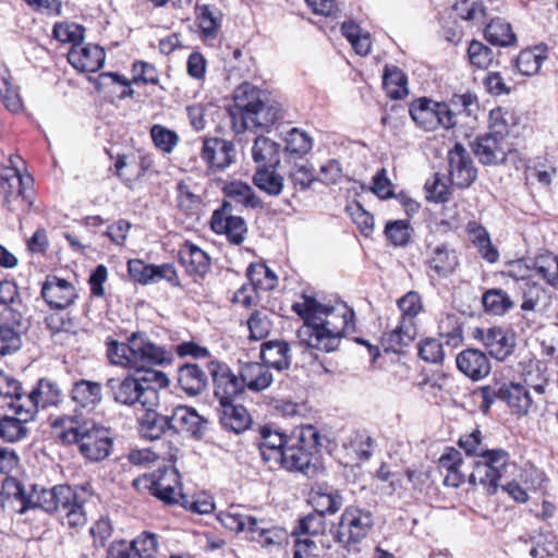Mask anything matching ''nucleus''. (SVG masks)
<instances>
[{
  "label": "nucleus",
  "instance_id": "obj_1",
  "mask_svg": "<svg viewBox=\"0 0 558 558\" xmlns=\"http://www.w3.org/2000/svg\"><path fill=\"white\" fill-rule=\"evenodd\" d=\"M292 310L304 320L298 330L300 342L322 352L337 351L347 332L354 327V312L342 301L329 305L303 296V301L293 304Z\"/></svg>",
  "mask_w": 558,
  "mask_h": 558
},
{
  "label": "nucleus",
  "instance_id": "obj_2",
  "mask_svg": "<svg viewBox=\"0 0 558 558\" xmlns=\"http://www.w3.org/2000/svg\"><path fill=\"white\" fill-rule=\"evenodd\" d=\"M107 356L111 364L135 368L138 374L151 369L150 366L169 365L173 360L170 350L157 345L144 333H132L128 343L108 342Z\"/></svg>",
  "mask_w": 558,
  "mask_h": 558
},
{
  "label": "nucleus",
  "instance_id": "obj_3",
  "mask_svg": "<svg viewBox=\"0 0 558 558\" xmlns=\"http://www.w3.org/2000/svg\"><path fill=\"white\" fill-rule=\"evenodd\" d=\"M111 396L117 403L129 407H158L161 388L169 385L167 375L157 369H145L136 377L107 381Z\"/></svg>",
  "mask_w": 558,
  "mask_h": 558
},
{
  "label": "nucleus",
  "instance_id": "obj_4",
  "mask_svg": "<svg viewBox=\"0 0 558 558\" xmlns=\"http://www.w3.org/2000/svg\"><path fill=\"white\" fill-rule=\"evenodd\" d=\"M319 430L313 425L295 427L289 435L288 445L277 468L314 476L318 470L317 453L322 446Z\"/></svg>",
  "mask_w": 558,
  "mask_h": 558
},
{
  "label": "nucleus",
  "instance_id": "obj_5",
  "mask_svg": "<svg viewBox=\"0 0 558 558\" xmlns=\"http://www.w3.org/2000/svg\"><path fill=\"white\" fill-rule=\"evenodd\" d=\"M52 427L58 438L64 444H80L81 451L90 460L105 458V429L95 423H80L77 415H63L58 417Z\"/></svg>",
  "mask_w": 558,
  "mask_h": 558
},
{
  "label": "nucleus",
  "instance_id": "obj_6",
  "mask_svg": "<svg viewBox=\"0 0 558 558\" xmlns=\"http://www.w3.org/2000/svg\"><path fill=\"white\" fill-rule=\"evenodd\" d=\"M492 132L478 135L472 149L483 165H498L506 159L504 137L508 133L500 108L490 111Z\"/></svg>",
  "mask_w": 558,
  "mask_h": 558
},
{
  "label": "nucleus",
  "instance_id": "obj_7",
  "mask_svg": "<svg viewBox=\"0 0 558 558\" xmlns=\"http://www.w3.org/2000/svg\"><path fill=\"white\" fill-rule=\"evenodd\" d=\"M374 525L371 511L350 506L342 512L338 524L333 525V538L345 547L355 545L364 539Z\"/></svg>",
  "mask_w": 558,
  "mask_h": 558
},
{
  "label": "nucleus",
  "instance_id": "obj_8",
  "mask_svg": "<svg viewBox=\"0 0 558 558\" xmlns=\"http://www.w3.org/2000/svg\"><path fill=\"white\" fill-rule=\"evenodd\" d=\"M73 498L74 490L69 485H57L50 489L32 486L31 490L22 485L17 511L24 513L33 508H39L46 512L59 511L61 506L73 501Z\"/></svg>",
  "mask_w": 558,
  "mask_h": 558
},
{
  "label": "nucleus",
  "instance_id": "obj_9",
  "mask_svg": "<svg viewBox=\"0 0 558 558\" xmlns=\"http://www.w3.org/2000/svg\"><path fill=\"white\" fill-rule=\"evenodd\" d=\"M410 116L425 131H434L439 125L451 129L457 124L456 111L447 102H434L427 98L414 100Z\"/></svg>",
  "mask_w": 558,
  "mask_h": 558
},
{
  "label": "nucleus",
  "instance_id": "obj_10",
  "mask_svg": "<svg viewBox=\"0 0 558 558\" xmlns=\"http://www.w3.org/2000/svg\"><path fill=\"white\" fill-rule=\"evenodd\" d=\"M69 62L78 71L88 73V82L97 92L104 86L105 73L99 72L105 63V51L99 46H74L68 52Z\"/></svg>",
  "mask_w": 558,
  "mask_h": 558
},
{
  "label": "nucleus",
  "instance_id": "obj_11",
  "mask_svg": "<svg viewBox=\"0 0 558 558\" xmlns=\"http://www.w3.org/2000/svg\"><path fill=\"white\" fill-rule=\"evenodd\" d=\"M28 327V319L17 308L5 307L0 315V355L17 352L22 348V337Z\"/></svg>",
  "mask_w": 558,
  "mask_h": 558
},
{
  "label": "nucleus",
  "instance_id": "obj_12",
  "mask_svg": "<svg viewBox=\"0 0 558 558\" xmlns=\"http://www.w3.org/2000/svg\"><path fill=\"white\" fill-rule=\"evenodd\" d=\"M201 158L211 173L222 172L235 161V145L220 137H204Z\"/></svg>",
  "mask_w": 558,
  "mask_h": 558
},
{
  "label": "nucleus",
  "instance_id": "obj_13",
  "mask_svg": "<svg viewBox=\"0 0 558 558\" xmlns=\"http://www.w3.org/2000/svg\"><path fill=\"white\" fill-rule=\"evenodd\" d=\"M206 368L213 378L215 397L219 404L233 402V399L243 392V378L233 374L226 364L210 361L206 363Z\"/></svg>",
  "mask_w": 558,
  "mask_h": 558
},
{
  "label": "nucleus",
  "instance_id": "obj_14",
  "mask_svg": "<svg viewBox=\"0 0 558 558\" xmlns=\"http://www.w3.org/2000/svg\"><path fill=\"white\" fill-rule=\"evenodd\" d=\"M505 274L515 281H525L523 289V302L521 310L524 312L534 311L538 301L545 294L543 287L533 281V267L524 259H517L508 264Z\"/></svg>",
  "mask_w": 558,
  "mask_h": 558
},
{
  "label": "nucleus",
  "instance_id": "obj_15",
  "mask_svg": "<svg viewBox=\"0 0 558 558\" xmlns=\"http://www.w3.org/2000/svg\"><path fill=\"white\" fill-rule=\"evenodd\" d=\"M210 226L216 233H225L229 242L234 245L242 244L247 233L245 220L232 215L231 204L227 201L213 213Z\"/></svg>",
  "mask_w": 558,
  "mask_h": 558
},
{
  "label": "nucleus",
  "instance_id": "obj_16",
  "mask_svg": "<svg viewBox=\"0 0 558 558\" xmlns=\"http://www.w3.org/2000/svg\"><path fill=\"white\" fill-rule=\"evenodd\" d=\"M61 391L59 387L50 380L40 379L37 386L26 397L20 399L19 409L25 417H35L39 408L54 405L60 401Z\"/></svg>",
  "mask_w": 558,
  "mask_h": 558
},
{
  "label": "nucleus",
  "instance_id": "obj_17",
  "mask_svg": "<svg viewBox=\"0 0 558 558\" xmlns=\"http://www.w3.org/2000/svg\"><path fill=\"white\" fill-rule=\"evenodd\" d=\"M130 277L141 284H153L166 280L173 286H179L178 274L173 265H150L141 259H131L128 263Z\"/></svg>",
  "mask_w": 558,
  "mask_h": 558
},
{
  "label": "nucleus",
  "instance_id": "obj_18",
  "mask_svg": "<svg viewBox=\"0 0 558 558\" xmlns=\"http://www.w3.org/2000/svg\"><path fill=\"white\" fill-rule=\"evenodd\" d=\"M449 177L453 185L469 187L477 177L473 160L462 144L457 143L448 153Z\"/></svg>",
  "mask_w": 558,
  "mask_h": 558
},
{
  "label": "nucleus",
  "instance_id": "obj_19",
  "mask_svg": "<svg viewBox=\"0 0 558 558\" xmlns=\"http://www.w3.org/2000/svg\"><path fill=\"white\" fill-rule=\"evenodd\" d=\"M475 339L481 341L488 353L498 361L509 357L515 348L514 333L500 327L476 329Z\"/></svg>",
  "mask_w": 558,
  "mask_h": 558
},
{
  "label": "nucleus",
  "instance_id": "obj_20",
  "mask_svg": "<svg viewBox=\"0 0 558 558\" xmlns=\"http://www.w3.org/2000/svg\"><path fill=\"white\" fill-rule=\"evenodd\" d=\"M439 468L446 471L444 484L453 488L460 487L469 481V474L472 472V463L468 464L461 452L454 448H447L439 458Z\"/></svg>",
  "mask_w": 558,
  "mask_h": 558
},
{
  "label": "nucleus",
  "instance_id": "obj_21",
  "mask_svg": "<svg viewBox=\"0 0 558 558\" xmlns=\"http://www.w3.org/2000/svg\"><path fill=\"white\" fill-rule=\"evenodd\" d=\"M41 295L51 308L62 310L76 299L75 288L57 276H48L41 288Z\"/></svg>",
  "mask_w": 558,
  "mask_h": 558
},
{
  "label": "nucleus",
  "instance_id": "obj_22",
  "mask_svg": "<svg viewBox=\"0 0 558 558\" xmlns=\"http://www.w3.org/2000/svg\"><path fill=\"white\" fill-rule=\"evenodd\" d=\"M207 420L194 409L179 405L169 415V429L175 433H186L194 438H201L206 429Z\"/></svg>",
  "mask_w": 558,
  "mask_h": 558
},
{
  "label": "nucleus",
  "instance_id": "obj_23",
  "mask_svg": "<svg viewBox=\"0 0 558 558\" xmlns=\"http://www.w3.org/2000/svg\"><path fill=\"white\" fill-rule=\"evenodd\" d=\"M458 369L473 381L485 378L490 373V361L477 349H466L456 357Z\"/></svg>",
  "mask_w": 558,
  "mask_h": 558
},
{
  "label": "nucleus",
  "instance_id": "obj_24",
  "mask_svg": "<svg viewBox=\"0 0 558 558\" xmlns=\"http://www.w3.org/2000/svg\"><path fill=\"white\" fill-rule=\"evenodd\" d=\"M260 437L262 441L258 445L260 457L270 469H275L282 458L289 436L265 426L260 430Z\"/></svg>",
  "mask_w": 558,
  "mask_h": 558
},
{
  "label": "nucleus",
  "instance_id": "obj_25",
  "mask_svg": "<svg viewBox=\"0 0 558 558\" xmlns=\"http://www.w3.org/2000/svg\"><path fill=\"white\" fill-rule=\"evenodd\" d=\"M207 362L186 363L179 368L178 383L187 395H199L206 388L208 374L204 367Z\"/></svg>",
  "mask_w": 558,
  "mask_h": 558
},
{
  "label": "nucleus",
  "instance_id": "obj_26",
  "mask_svg": "<svg viewBox=\"0 0 558 558\" xmlns=\"http://www.w3.org/2000/svg\"><path fill=\"white\" fill-rule=\"evenodd\" d=\"M260 359L276 371H286L292 362L290 344L284 340L266 341L260 347Z\"/></svg>",
  "mask_w": 558,
  "mask_h": 558
},
{
  "label": "nucleus",
  "instance_id": "obj_27",
  "mask_svg": "<svg viewBox=\"0 0 558 558\" xmlns=\"http://www.w3.org/2000/svg\"><path fill=\"white\" fill-rule=\"evenodd\" d=\"M488 457L486 450L472 462V472L469 474V483L476 486L480 485L488 494H495L499 487V480L489 461H485Z\"/></svg>",
  "mask_w": 558,
  "mask_h": 558
},
{
  "label": "nucleus",
  "instance_id": "obj_28",
  "mask_svg": "<svg viewBox=\"0 0 558 558\" xmlns=\"http://www.w3.org/2000/svg\"><path fill=\"white\" fill-rule=\"evenodd\" d=\"M179 262L190 275L204 276L210 268V258L207 253L191 242L181 245Z\"/></svg>",
  "mask_w": 558,
  "mask_h": 558
},
{
  "label": "nucleus",
  "instance_id": "obj_29",
  "mask_svg": "<svg viewBox=\"0 0 558 558\" xmlns=\"http://www.w3.org/2000/svg\"><path fill=\"white\" fill-rule=\"evenodd\" d=\"M502 401L508 405L510 411L518 416L526 415L534 403L527 387L515 381L505 383Z\"/></svg>",
  "mask_w": 558,
  "mask_h": 558
},
{
  "label": "nucleus",
  "instance_id": "obj_30",
  "mask_svg": "<svg viewBox=\"0 0 558 558\" xmlns=\"http://www.w3.org/2000/svg\"><path fill=\"white\" fill-rule=\"evenodd\" d=\"M156 408H141L144 412L137 417L138 433L142 438L147 440L159 439L166 429H169V416L159 415Z\"/></svg>",
  "mask_w": 558,
  "mask_h": 558
},
{
  "label": "nucleus",
  "instance_id": "obj_31",
  "mask_svg": "<svg viewBox=\"0 0 558 558\" xmlns=\"http://www.w3.org/2000/svg\"><path fill=\"white\" fill-rule=\"evenodd\" d=\"M269 368L264 362L243 364L240 368V376L243 378L244 388L247 387L252 391H262L268 388L274 381Z\"/></svg>",
  "mask_w": 558,
  "mask_h": 558
},
{
  "label": "nucleus",
  "instance_id": "obj_32",
  "mask_svg": "<svg viewBox=\"0 0 558 558\" xmlns=\"http://www.w3.org/2000/svg\"><path fill=\"white\" fill-rule=\"evenodd\" d=\"M71 399L77 407L90 411L101 402V384L86 379L77 380L72 386Z\"/></svg>",
  "mask_w": 558,
  "mask_h": 558
},
{
  "label": "nucleus",
  "instance_id": "obj_33",
  "mask_svg": "<svg viewBox=\"0 0 558 558\" xmlns=\"http://www.w3.org/2000/svg\"><path fill=\"white\" fill-rule=\"evenodd\" d=\"M11 409L14 410L16 416L0 415V438L8 442H15L26 437L27 428L25 424L34 417H25L19 409V403Z\"/></svg>",
  "mask_w": 558,
  "mask_h": 558
},
{
  "label": "nucleus",
  "instance_id": "obj_34",
  "mask_svg": "<svg viewBox=\"0 0 558 558\" xmlns=\"http://www.w3.org/2000/svg\"><path fill=\"white\" fill-rule=\"evenodd\" d=\"M0 99L12 113L23 111L24 105L19 86L14 85L11 72L4 63H0Z\"/></svg>",
  "mask_w": 558,
  "mask_h": 558
},
{
  "label": "nucleus",
  "instance_id": "obj_35",
  "mask_svg": "<svg viewBox=\"0 0 558 558\" xmlns=\"http://www.w3.org/2000/svg\"><path fill=\"white\" fill-rule=\"evenodd\" d=\"M251 422L244 407L234 405L233 402L220 404V423L226 429L240 434L250 427Z\"/></svg>",
  "mask_w": 558,
  "mask_h": 558
},
{
  "label": "nucleus",
  "instance_id": "obj_36",
  "mask_svg": "<svg viewBox=\"0 0 558 558\" xmlns=\"http://www.w3.org/2000/svg\"><path fill=\"white\" fill-rule=\"evenodd\" d=\"M428 264L438 276L447 277L456 270L458 256L454 250L441 243L433 248Z\"/></svg>",
  "mask_w": 558,
  "mask_h": 558
},
{
  "label": "nucleus",
  "instance_id": "obj_37",
  "mask_svg": "<svg viewBox=\"0 0 558 558\" xmlns=\"http://www.w3.org/2000/svg\"><path fill=\"white\" fill-rule=\"evenodd\" d=\"M405 323L400 319L398 325L381 337V345L386 352H400L404 347H409L417 335L416 323H413L412 332H408L404 327Z\"/></svg>",
  "mask_w": 558,
  "mask_h": 558
},
{
  "label": "nucleus",
  "instance_id": "obj_38",
  "mask_svg": "<svg viewBox=\"0 0 558 558\" xmlns=\"http://www.w3.org/2000/svg\"><path fill=\"white\" fill-rule=\"evenodd\" d=\"M485 39L498 47H509L517 43L511 25L504 19H493L485 27Z\"/></svg>",
  "mask_w": 558,
  "mask_h": 558
},
{
  "label": "nucleus",
  "instance_id": "obj_39",
  "mask_svg": "<svg viewBox=\"0 0 558 558\" xmlns=\"http://www.w3.org/2000/svg\"><path fill=\"white\" fill-rule=\"evenodd\" d=\"M252 158L258 167H277L279 145L266 136H257L252 147Z\"/></svg>",
  "mask_w": 558,
  "mask_h": 558
},
{
  "label": "nucleus",
  "instance_id": "obj_40",
  "mask_svg": "<svg viewBox=\"0 0 558 558\" xmlns=\"http://www.w3.org/2000/svg\"><path fill=\"white\" fill-rule=\"evenodd\" d=\"M533 278H542L548 286L558 288V256L550 252L539 254L532 260Z\"/></svg>",
  "mask_w": 558,
  "mask_h": 558
},
{
  "label": "nucleus",
  "instance_id": "obj_41",
  "mask_svg": "<svg viewBox=\"0 0 558 558\" xmlns=\"http://www.w3.org/2000/svg\"><path fill=\"white\" fill-rule=\"evenodd\" d=\"M146 166L138 163L134 156L119 155L113 165L114 174L126 185H131L145 174Z\"/></svg>",
  "mask_w": 558,
  "mask_h": 558
},
{
  "label": "nucleus",
  "instance_id": "obj_42",
  "mask_svg": "<svg viewBox=\"0 0 558 558\" xmlns=\"http://www.w3.org/2000/svg\"><path fill=\"white\" fill-rule=\"evenodd\" d=\"M275 167H258L253 183L264 193L278 196L283 190L284 179L274 170Z\"/></svg>",
  "mask_w": 558,
  "mask_h": 558
},
{
  "label": "nucleus",
  "instance_id": "obj_43",
  "mask_svg": "<svg viewBox=\"0 0 558 558\" xmlns=\"http://www.w3.org/2000/svg\"><path fill=\"white\" fill-rule=\"evenodd\" d=\"M175 193L177 208L187 217L196 216L202 206V197L193 191L192 186L185 181H180Z\"/></svg>",
  "mask_w": 558,
  "mask_h": 558
},
{
  "label": "nucleus",
  "instance_id": "obj_44",
  "mask_svg": "<svg viewBox=\"0 0 558 558\" xmlns=\"http://www.w3.org/2000/svg\"><path fill=\"white\" fill-rule=\"evenodd\" d=\"M225 195L236 203L243 204L248 208H262L263 202L255 194L253 189L241 181H233L223 187Z\"/></svg>",
  "mask_w": 558,
  "mask_h": 558
},
{
  "label": "nucleus",
  "instance_id": "obj_45",
  "mask_svg": "<svg viewBox=\"0 0 558 558\" xmlns=\"http://www.w3.org/2000/svg\"><path fill=\"white\" fill-rule=\"evenodd\" d=\"M468 233L478 248L482 256L489 263H495L499 258L498 251L493 246L488 232L484 227L475 221L469 222Z\"/></svg>",
  "mask_w": 558,
  "mask_h": 558
},
{
  "label": "nucleus",
  "instance_id": "obj_46",
  "mask_svg": "<svg viewBox=\"0 0 558 558\" xmlns=\"http://www.w3.org/2000/svg\"><path fill=\"white\" fill-rule=\"evenodd\" d=\"M384 88L391 99H402L409 94L408 77L397 66H386L383 77Z\"/></svg>",
  "mask_w": 558,
  "mask_h": 558
},
{
  "label": "nucleus",
  "instance_id": "obj_47",
  "mask_svg": "<svg viewBox=\"0 0 558 558\" xmlns=\"http://www.w3.org/2000/svg\"><path fill=\"white\" fill-rule=\"evenodd\" d=\"M397 305L401 312L400 319L404 320L405 330L411 333L413 323H415L417 315L423 311L422 298L418 292L409 291L398 300Z\"/></svg>",
  "mask_w": 558,
  "mask_h": 558
},
{
  "label": "nucleus",
  "instance_id": "obj_48",
  "mask_svg": "<svg viewBox=\"0 0 558 558\" xmlns=\"http://www.w3.org/2000/svg\"><path fill=\"white\" fill-rule=\"evenodd\" d=\"M311 502L315 512H319L325 517L326 513L333 514L343 504V498L338 490L329 489L323 492L322 489L313 492Z\"/></svg>",
  "mask_w": 558,
  "mask_h": 558
},
{
  "label": "nucleus",
  "instance_id": "obj_49",
  "mask_svg": "<svg viewBox=\"0 0 558 558\" xmlns=\"http://www.w3.org/2000/svg\"><path fill=\"white\" fill-rule=\"evenodd\" d=\"M246 276L257 291H271L277 287L278 278L276 274L265 264H251Z\"/></svg>",
  "mask_w": 558,
  "mask_h": 558
},
{
  "label": "nucleus",
  "instance_id": "obj_50",
  "mask_svg": "<svg viewBox=\"0 0 558 558\" xmlns=\"http://www.w3.org/2000/svg\"><path fill=\"white\" fill-rule=\"evenodd\" d=\"M482 303L487 313L504 315L513 307L509 294L502 289H489L483 293Z\"/></svg>",
  "mask_w": 558,
  "mask_h": 558
},
{
  "label": "nucleus",
  "instance_id": "obj_51",
  "mask_svg": "<svg viewBox=\"0 0 558 558\" xmlns=\"http://www.w3.org/2000/svg\"><path fill=\"white\" fill-rule=\"evenodd\" d=\"M262 101V92L250 83L241 84L234 92V106L246 112L252 113Z\"/></svg>",
  "mask_w": 558,
  "mask_h": 558
},
{
  "label": "nucleus",
  "instance_id": "obj_52",
  "mask_svg": "<svg viewBox=\"0 0 558 558\" xmlns=\"http://www.w3.org/2000/svg\"><path fill=\"white\" fill-rule=\"evenodd\" d=\"M546 57L538 47L522 50L515 59V66L523 75H533L538 72Z\"/></svg>",
  "mask_w": 558,
  "mask_h": 558
},
{
  "label": "nucleus",
  "instance_id": "obj_53",
  "mask_svg": "<svg viewBox=\"0 0 558 558\" xmlns=\"http://www.w3.org/2000/svg\"><path fill=\"white\" fill-rule=\"evenodd\" d=\"M198 13V25L207 38H215L221 26V12L210 5H203Z\"/></svg>",
  "mask_w": 558,
  "mask_h": 558
},
{
  "label": "nucleus",
  "instance_id": "obj_54",
  "mask_svg": "<svg viewBox=\"0 0 558 558\" xmlns=\"http://www.w3.org/2000/svg\"><path fill=\"white\" fill-rule=\"evenodd\" d=\"M413 229L408 220L388 221L385 234L393 246H405L412 238Z\"/></svg>",
  "mask_w": 558,
  "mask_h": 558
},
{
  "label": "nucleus",
  "instance_id": "obj_55",
  "mask_svg": "<svg viewBox=\"0 0 558 558\" xmlns=\"http://www.w3.org/2000/svg\"><path fill=\"white\" fill-rule=\"evenodd\" d=\"M53 37L63 44L78 46L84 38V28L72 22L56 23L52 31Z\"/></svg>",
  "mask_w": 558,
  "mask_h": 558
},
{
  "label": "nucleus",
  "instance_id": "obj_56",
  "mask_svg": "<svg viewBox=\"0 0 558 558\" xmlns=\"http://www.w3.org/2000/svg\"><path fill=\"white\" fill-rule=\"evenodd\" d=\"M313 146L311 136L296 128L288 132L286 137V150L299 157L306 155Z\"/></svg>",
  "mask_w": 558,
  "mask_h": 558
},
{
  "label": "nucleus",
  "instance_id": "obj_57",
  "mask_svg": "<svg viewBox=\"0 0 558 558\" xmlns=\"http://www.w3.org/2000/svg\"><path fill=\"white\" fill-rule=\"evenodd\" d=\"M0 397L11 400L10 408H15L16 403L22 402L20 399L26 397L22 391L21 383L3 371H0Z\"/></svg>",
  "mask_w": 558,
  "mask_h": 558
},
{
  "label": "nucleus",
  "instance_id": "obj_58",
  "mask_svg": "<svg viewBox=\"0 0 558 558\" xmlns=\"http://www.w3.org/2000/svg\"><path fill=\"white\" fill-rule=\"evenodd\" d=\"M58 512H60L62 523L69 525L70 527L82 526L86 522V515L83 510L82 502L78 499L77 494L75 492L73 501H70L66 505L61 506Z\"/></svg>",
  "mask_w": 558,
  "mask_h": 558
},
{
  "label": "nucleus",
  "instance_id": "obj_59",
  "mask_svg": "<svg viewBox=\"0 0 558 558\" xmlns=\"http://www.w3.org/2000/svg\"><path fill=\"white\" fill-rule=\"evenodd\" d=\"M150 136L155 146L166 154L172 153L179 143V135L160 124H154L150 128Z\"/></svg>",
  "mask_w": 558,
  "mask_h": 558
},
{
  "label": "nucleus",
  "instance_id": "obj_60",
  "mask_svg": "<svg viewBox=\"0 0 558 558\" xmlns=\"http://www.w3.org/2000/svg\"><path fill=\"white\" fill-rule=\"evenodd\" d=\"M360 460H367L373 454L374 439L366 433L356 430L350 435L347 445Z\"/></svg>",
  "mask_w": 558,
  "mask_h": 558
},
{
  "label": "nucleus",
  "instance_id": "obj_61",
  "mask_svg": "<svg viewBox=\"0 0 558 558\" xmlns=\"http://www.w3.org/2000/svg\"><path fill=\"white\" fill-rule=\"evenodd\" d=\"M22 496V483L14 477H5L0 488V515L7 507H13L15 502L20 505Z\"/></svg>",
  "mask_w": 558,
  "mask_h": 558
},
{
  "label": "nucleus",
  "instance_id": "obj_62",
  "mask_svg": "<svg viewBox=\"0 0 558 558\" xmlns=\"http://www.w3.org/2000/svg\"><path fill=\"white\" fill-rule=\"evenodd\" d=\"M493 50L478 40H472L468 48V58L473 66L487 69L494 60Z\"/></svg>",
  "mask_w": 558,
  "mask_h": 558
},
{
  "label": "nucleus",
  "instance_id": "obj_63",
  "mask_svg": "<svg viewBox=\"0 0 558 558\" xmlns=\"http://www.w3.org/2000/svg\"><path fill=\"white\" fill-rule=\"evenodd\" d=\"M252 118L253 126L267 129L280 118V110L277 105L266 104L263 100L252 112Z\"/></svg>",
  "mask_w": 558,
  "mask_h": 558
},
{
  "label": "nucleus",
  "instance_id": "obj_64",
  "mask_svg": "<svg viewBox=\"0 0 558 558\" xmlns=\"http://www.w3.org/2000/svg\"><path fill=\"white\" fill-rule=\"evenodd\" d=\"M136 550L138 558H155L158 549L157 536L149 532H143L136 538L129 542Z\"/></svg>",
  "mask_w": 558,
  "mask_h": 558
}]
</instances>
